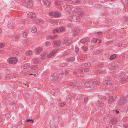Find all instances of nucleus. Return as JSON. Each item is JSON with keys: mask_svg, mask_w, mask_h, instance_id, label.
Returning <instances> with one entry per match:
<instances>
[{"mask_svg": "<svg viewBox=\"0 0 128 128\" xmlns=\"http://www.w3.org/2000/svg\"><path fill=\"white\" fill-rule=\"evenodd\" d=\"M65 104L66 103L62 102L60 104H58V105L60 107H63L64 106Z\"/></svg>", "mask_w": 128, "mask_h": 128, "instance_id": "39", "label": "nucleus"}, {"mask_svg": "<svg viewBox=\"0 0 128 128\" xmlns=\"http://www.w3.org/2000/svg\"><path fill=\"white\" fill-rule=\"evenodd\" d=\"M22 3L28 8L32 7L33 4L32 0H22Z\"/></svg>", "mask_w": 128, "mask_h": 128, "instance_id": "2", "label": "nucleus"}, {"mask_svg": "<svg viewBox=\"0 0 128 128\" xmlns=\"http://www.w3.org/2000/svg\"><path fill=\"white\" fill-rule=\"evenodd\" d=\"M90 63H86L82 64L80 66L82 67H87L90 66Z\"/></svg>", "mask_w": 128, "mask_h": 128, "instance_id": "22", "label": "nucleus"}, {"mask_svg": "<svg viewBox=\"0 0 128 128\" xmlns=\"http://www.w3.org/2000/svg\"><path fill=\"white\" fill-rule=\"evenodd\" d=\"M73 3L75 4H80V1L79 0H76L74 1H73L72 2Z\"/></svg>", "mask_w": 128, "mask_h": 128, "instance_id": "35", "label": "nucleus"}, {"mask_svg": "<svg viewBox=\"0 0 128 128\" xmlns=\"http://www.w3.org/2000/svg\"><path fill=\"white\" fill-rule=\"evenodd\" d=\"M49 15L51 16H53L55 17H58L61 16V14L60 12H50Z\"/></svg>", "mask_w": 128, "mask_h": 128, "instance_id": "8", "label": "nucleus"}, {"mask_svg": "<svg viewBox=\"0 0 128 128\" xmlns=\"http://www.w3.org/2000/svg\"><path fill=\"white\" fill-rule=\"evenodd\" d=\"M40 2L46 6H48L50 4V2L48 0H40Z\"/></svg>", "mask_w": 128, "mask_h": 128, "instance_id": "13", "label": "nucleus"}, {"mask_svg": "<svg viewBox=\"0 0 128 128\" xmlns=\"http://www.w3.org/2000/svg\"><path fill=\"white\" fill-rule=\"evenodd\" d=\"M68 72L67 71H66L65 70H64V72H63L62 73V74L63 75H66L68 74Z\"/></svg>", "mask_w": 128, "mask_h": 128, "instance_id": "45", "label": "nucleus"}, {"mask_svg": "<svg viewBox=\"0 0 128 128\" xmlns=\"http://www.w3.org/2000/svg\"><path fill=\"white\" fill-rule=\"evenodd\" d=\"M78 72H83L84 71L82 69H80L78 70Z\"/></svg>", "mask_w": 128, "mask_h": 128, "instance_id": "51", "label": "nucleus"}, {"mask_svg": "<svg viewBox=\"0 0 128 128\" xmlns=\"http://www.w3.org/2000/svg\"><path fill=\"white\" fill-rule=\"evenodd\" d=\"M64 40L63 43L66 46H68L70 45L72 42V39L71 38L68 37H66Z\"/></svg>", "mask_w": 128, "mask_h": 128, "instance_id": "5", "label": "nucleus"}, {"mask_svg": "<svg viewBox=\"0 0 128 128\" xmlns=\"http://www.w3.org/2000/svg\"><path fill=\"white\" fill-rule=\"evenodd\" d=\"M4 51L3 49L0 50V53L2 54L4 52Z\"/></svg>", "mask_w": 128, "mask_h": 128, "instance_id": "61", "label": "nucleus"}, {"mask_svg": "<svg viewBox=\"0 0 128 128\" xmlns=\"http://www.w3.org/2000/svg\"><path fill=\"white\" fill-rule=\"evenodd\" d=\"M92 40L93 42L94 43L96 42L97 41V40L96 38H93L92 39Z\"/></svg>", "mask_w": 128, "mask_h": 128, "instance_id": "54", "label": "nucleus"}, {"mask_svg": "<svg viewBox=\"0 0 128 128\" xmlns=\"http://www.w3.org/2000/svg\"><path fill=\"white\" fill-rule=\"evenodd\" d=\"M75 51L76 52H78V51L79 49L78 48L77 46H75Z\"/></svg>", "mask_w": 128, "mask_h": 128, "instance_id": "53", "label": "nucleus"}, {"mask_svg": "<svg viewBox=\"0 0 128 128\" xmlns=\"http://www.w3.org/2000/svg\"><path fill=\"white\" fill-rule=\"evenodd\" d=\"M127 44V41H125L122 42L121 44V46H124L126 45Z\"/></svg>", "mask_w": 128, "mask_h": 128, "instance_id": "40", "label": "nucleus"}, {"mask_svg": "<svg viewBox=\"0 0 128 128\" xmlns=\"http://www.w3.org/2000/svg\"><path fill=\"white\" fill-rule=\"evenodd\" d=\"M88 98L87 97H85L84 100V102H86L88 100Z\"/></svg>", "mask_w": 128, "mask_h": 128, "instance_id": "60", "label": "nucleus"}, {"mask_svg": "<svg viewBox=\"0 0 128 128\" xmlns=\"http://www.w3.org/2000/svg\"><path fill=\"white\" fill-rule=\"evenodd\" d=\"M128 99L125 98H121L118 102V104L120 106H122L126 103Z\"/></svg>", "mask_w": 128, "mask_h": 128, "instance_id": "3", "label": "nucleus"}, {"mask_svg": "<svg viewBox=\"0 0 128 128\" xmlns=\"http://www.w3.org/2000/svg\"><path fill=\"white\" fill-rule=\"evenodd\" d=\"M57 49H55L53 50L48 55L46 53L44 52L41 54V60H44L46 58H50L56 53L57 51Z\"/></svg>", "mask_w": 128, "mask_h": 128, "instance_id": "1", "label": "nucleus"}, {"mask_svg": "<svg viewBox=\"0 0 128 128\" xmlns=\"http://www.w3.org/2000/svg\"><path fill=\"white\" fill-rule=\"evenodd\" d=\"M111 122L112 124L113 125H115L118 123V122L116 118L112 119L111 120Z\"/></svg>", "mask_w": 128, "mask_h": 128, "instance_id": "24", "label": "nucleus"}, {"mask_svg": "<svg viewBox=\"0 0 128 128\" xmlns=\"http://www.w3.org/2000/svg\"><path fill=\"white\" fill-rule=\"evenodd\" d=\"M72 24H68V26L69 27H72Z\"/></svg>", "mask_w": 128, "mask_h": 128, "instance_id": "64", "label": "nucleus"}, {"mask_svg": "<svg viewBox=\"0 0 128 128\" xmlns=\"http://www.w3.org/2000/svg\"><path fill=\"white\" fill-rule=\"evenodd\" d=\"M68 6V5L67 4L65 5H64L63 6L64 8H66L67 9L68 8V6Z\"/></svg>", "mask_w": 128, "mask_h": 128, "instance_id": "56", "label": "nucleus"}, {"mask_svg": "<svg viewBox=\"0 0 128 128\" xmlns=\"http://www.w3.org/2000/svg\"><path fill=\"white\" fill-rule=\"evenodd\" d=\"M103 84L105 86L109 88L111 86V82L110 80H106L103 82Z\"/></svg>", "mask_w": 128, "mask_h": 128, "instance_id": "10", "label": "nucleus"}, {"mask_svg": "<svg viewBox=\"0 0 128 128\" xmlns=\"http://www.w3.org/2000/svg\"><path fill=\"white\" fill-rule=\"evenodd\" d=\"M124 128H128V124L124 125Z\"/></svg>", "mask_w": 128, "mask_h": 128, "instance_id": "62", "label": "nucleus"}, {"mask_svg": "<svg viewBox=\"0 0 128 128\" xmlns=\"http://www.w3.org/2000/svg\"><path fill=\"white\" fill-rule=\"evenodd\" d=\"M61 44V42L60 41H54L53 42L54 46L55 47H59Z\"/></svg>", "mask_w": 128, "mask_h": 128, "instance_id": "12", "label": "nucleus"}, {"mask_svg": "<svg viewBox=\"0 0 128 128\" xmlns=\"http://www.w3.org/2000/svg\"><path fill=\"white\" fill-rule=\"evenodd\" d=\"M73 32L74 33V35L75 36H77L79 34V29L77 28H76L73 30Z\"/></svg>", "mask_w": 128, "mask_h": 128, "instance_id": "16", "label": "nucleus"}, {"mask_svg": "<svg viewBox=\"0 0 128 128\" xmlns=\"http://www.w3.org/2000/svg\"><path fill=\"white\" fill-rule=\"evenodd\" d=\"M74 12H75L76 14L78 16H81L84 14V13L82 12L80 9L76 8L75 9L74 11Z\"/></svg>", "mask_w": 128, "mask_h": 128, "instance_id": "9", "label": "nucleus"}, {"mask_svg": "<svg viewBox=\"0 0 128 128\" xmlns=\"http://www.w3.org/2000/svg\"><path fill=\"white\" fill-rule=\"evenodd\" d=\"M77 84L76 83V84H74L73 82H68L67 83V84L68 86H74L75 85H76Z\"/></svg>", "mask_w": 128, "mask_h": 128, "instance_id": "33", "label": "nucleus"}, {"mask_svg": "<svg viewBox=\"0 0 128 128\" xmlns=\"http://www.w3.org/2000/svg\"><path fill=\"white\" fill-rule=\"evenodd\" d=\"M92 84H91V88H94L96 86V84H95V82H92Z\"/></svg>", "mask_w": 128, "mask_h": 128, "instance_id": "38", "label": "nucleus"}, {"mask_svg": "<svg viewBox=\"0 0 128 128\" xmlns=\"http://www.w3.org/2000/svg\"><path fill=\"white\" fill-rule=\"evenodd\" d=\"M96 104L97 106L99 107L100 108H102L104 106L103 104L100 101H97L96 102Z\"/></svg>", "mask_w": 128, "mask_h": 128, "instance_id": "17", "label": "nucleus"}, {"mask_svg": "<svg viewBox=\"0 0 128 128\" xmlns=\"http://www.w3.org/2000/svg\"><path fill=\"white\" fill-rule=\"evenodd\" d=\"M73 14H74L73 16L72 20L73 22H78L80 20V17L78 16L76 14L75 12H72Z\"/></svg>", "mask_w": 128, "mask_h": 128, "instance_id": "4", "label": "nucleus"}, {"mask_svg": "<svg viewBox=\"0 0 128 128\" xmlns=\"http://www.w3.org/2000/svg\"><path fill=\"white\" fill-rule=\"evenodd\" d=\"M37 67V66L36 65L32 66L30 67L29 68V69L30 70H36Z\"/></svg>", "mask_w": 128, "mask_h": 128, "instance_id": "23", "label": "nucleus"}, {"mask_svg": "<svg viewBox=\"0 0 128 128\" xmlns=\"http://www.w3.org/2000/svg\"><path fill=\"white\" fill-rule=\"evenodd\" d=\"M42 48L40 47H38L36 48L35 50V52L36 53H38L40 52L42 50Z\"/></svg>", "mask_w": 128, "mask_h": 128, "instance_id": "21", "label": "nucleus"}, {"mask_svg": "<svg viewBox=\"0 0 128 128\" xmlns=\"http://www.w3.org/2000/svg\"><path fill=\"white\" fill-rule=\"evenodd\" d=\"M124 20L126 21H128V17H125L124 18Z\"/></svg>", "mask_w": 128, "mask_h": 128, "instance_id": "59", "label": "nucleus"}, {"mask_svg": "<svg viewBox=\"0 0 128 128\" xmlns=\"http://www.w3.org/2000/svg\"><path fill=\"white\" fill-rule=\"evenodd\" d=\"M27 16L29 18H34L36 17V15L34 12H30L27 14Z\"/></svg>", "mask_w": 128, "mask_h": 128, "instance_id": "11", "label": "nucleus"}, {"mask_svg": "<svg viewBox=\"0 0 128 128\" xmlns=\"http://www.w3.org/2000/svg\"><path fill=\"white\" fill-rule=\"evenodd\" d=\"M26 121L27 122H30L32 123L33 124L34 123V121L32 120L27 119L26 120Z\"/></svg>", "mask_w": 128, "mask_h": 128, "instance_id": "42", "label": "nucleus"}, {"mask_svg": "<svg viewBox=\"0 0 128 128\" xmlns=\"http://www.w3.org/2000/svg\"><path fill=\"white\" fill-rule=\"evenodd\" d=\"M57 36L56 35H54L53 36L50 35L48 36V39H52L53 40L54 38H56Z\"/></svg>", "mask_w": 128, "mask_h": 128, "instance_id": "29", "label": "nucleus"}, {"mask_svg": "<svg viewBox=\"0 0 128 128\" xmlns=\"http://www.w3.org/2000/svg\"><path fill=\"white\" fill-rule=\"evenodd\" d=\"M98 34L97 35L98 36H99L100 37H101L102 36V33L101 32H98Z\"/></svg>", "mask_w": 128, "mask_h": 128, "instance_id": "48", "label": "nucleus"}, {"mask_svg": "<svg viewBox=\"0 0 128 128\" xmlns=\"http://www.w3.org/2000/svg\"><path fill=\"white\" fill-rule=\"evenodd\" d=\"M82 50L85 51H86L87 50L88 48L86 46H84L83 47H82Z\"/></svg>", "mask_w": 128, "mask_h": 128, "instance_id": "43", "label": "nucleus"}, {"mask_svg": "<svg viewBox=\"0 0 128 128\" xmlns=\"http://www.w3.org/2000/svg\"><path fill=\"white\" fill-rule=\"evenodd\" d=\"M72 6H68V8L66 10L68 12H71L72 8Z\"/></svg>", "mask_w": 128, "mask_h": 128, "instance_id": "31", "label": "nucleus"}, {"mask_svg": "<svg viewBox=\"0 0 128 128\" xmlns=\"http://www.w3.org/2000/svg\"><path fill=\"white\" fill-rule=\"evenodd\" d=\"M26 42H30V40H24L22 41V43L23 44L25 45H26Z\"/></svg>", "mask_w": 128, "mask_h": 128, "instance_id": "41", "label": "nucleus"}, {"mask_svg": "<svg viewBox=\"0 0 128 128\" xmlns=\"http://www.w3.org/2000/svg\"><path fill=\"white\" fill-rule=\"evenodd\" d=\"M32 52L31 50H28L27 51L26 54V55L29 56L31 54H32Z\"/></svg>", "mask_w": 128, "mask_h": 128, "instance_id": "36", "label": "nucleus"}, {"mask_svg": "<svg viewBox=\"0 0 128 128\" xmlns=\"http://www.w3.org/2000/svg\"><path fill=\"white\" fill-rule=\"evenodd\" d=\"M50 22L53 24H56L55 21L54 20H51Z\"/></svg>", "mask_w": 128, "mask_h": 128, "instance_id": "49", "label": "nucleus"}, {"mask_svg": "<svg viewBox=\"0 0 128 128\" xmlns=\"http://www.w3.org/2000/svg\"><path fill=\"white\" fill-rule=\"evenodd\" d=\"M125 74L124 73L122 72L120 74V75L118 78L120 79H121L120 82L122 83L124 82V76Z\"/></svg>", "mask_w": 128, "mask_h": 128, "instance_id": "14", "label": "nucleus"}, {"mask_svg": "<svg viewBox=\"0 0 128 128\" xmlns=\"http://www.w3.org/2000/svg\"><path fill=\"white\" fill-rule=\"evenodd\" d=\"M106 72V70H96L95 71V72L98 74H104Z\"/></svg>", "mask_w": 128, "mask_h": 128, "instance_id": "18", "label": "nucleus"}, {"mask_svg": "<svg viewBox=\"0 0 128 128\" xmlns=\"http://www.w3.org/2000/svg\"><path fill=\"white\" fill-rule=\"evenodd\" d=\"M95 83L96 86V85H98L100 84V82H98L96 81L95 82Z\"/></svg>", "mask_w": 128, "mask_h": 128, "instance_id": "63", "label": "nucleus"}, {"mask_svg": "<svg viewBox=\"0 0 128 128\" xmlns=\"http://www.w3.org/2000/svg\"><path fill=\"white\" fill-rule=\"evenodd\" d=\"M92 82H87L85 83L84 84V86L86 87H89L91 88V84Z\"/></svg>", "mask_w": 128, "mask_h": 128, "instance_id": "20", "label": "nucleus"}, {"mask_svg": "<svg viewBox=\"0 0 128 128\" xmlns=\"http://www.w3.org/2000/svg\"><path fill=\"white\" fill-rule=\"evenodd\" d=\"M73 16H70L69 17L68 19L70 20L72 22H73L72 20V18H73Z\"/></svg>", "mask_w": 128, "mask_h": 128, "instance_id": "50", "label": "nucleus"}, {"mask_svg": "<svg viewBox=\"0 0 128 128\" xmlns=\"http://www.w3.org/2000/svg\"><path fill=\"white\" fill-rule=\"evenodd\" d=\"M4 46V44L2 43H0V48H2Z\"/></svg>", "mask_w": 128, "mask_h": 128, "instance_id": "57", "label": "nucleus"}, {"mask_svg": "<svg viewBox=\"0 0 128 128\" xmlns=\"http://www.w3.org/2000/svg\"><path fill=\"white\" fill-rule=\"evenodd\" d=\"M84 71L83 72H88L89 70V68H86L83 69Z\"/></svg>", "mask_w": 128, "mask_h": 128, "instance_id": "44", "label": "nucleus"}, {"mask_svg": "<svg viewBox=\"0 0 128 128\" xmlns=\"http://www.w3.org/2000/svg\"><path fill=\"white\" fill-rule=\"evenodd\" d=\"M28 35L27 34L26 32H24L23 34V36L24 37H26Z\"/></svg>", "mask_w": 128, "mask_h": 128, "instance_id": "47", "label": "nucleus"}, {"mask_svg": "<svg viewBox=\"0 0 128 128\" xmlns=\"http://www.w3.org/2000/svg\"><path fill=\"white\" fill-rule=\"evenodd\" d=\"M7 62L10 64H14L16 63L17 60L16 58L11 57L7 59Z\"/></svg>", "mask_w": 128, "mask_h": 128, "instance_id": "6", "label": "nucleus"}, {"mask_svg": "<svg viewBox=\"0 0 128 128\" xmlns=\"http://www.w3.org/2000/svg\"><path fill=\"white\" fill-rule=\"evenodd\" d=\"M74 58L73 57H70L67 58L66 59V60L68 62H71L74 61Z\"/></svg>", "mask_w": 128, "mask_h": 128, "instance_id": "26", "label": "nucleus"}, {"mask_svg": "<svg viewBox=\"0 0 128 128\" xmlns=\"http://www.w3.org/2000/svg\"><path fill=\"white\" fill-rule=\"evenodd\" d=\"M55 4L56 6L57 7L56 8H59L60 10L62 9V7L60 6V5L62 4V3L61 2H60L59 1H56L55 2Z\"/></svg>", "mask_w": 128, "mask_h": 128, "instance_id": "15", "label": "nucleus"}, {"mask_svg": "<svg viewBox=\"0 0 128 128\" xmlns=\"http://www.w3.org/2000/svg\"><path fill=\"white\" fill-rule=\"evenodd\" d=\"M84 39H86V40L85 39L84 40L85 41V43L87 42V44H88V38H84Z\"/></svg>", "mask_w": 128, "mask_h": 128, "instance_id": "58", "label": "nucleus"}, {"mask_svg": "<svg viewBox=\"0 0 128 128\" xmlns=\"http://www.w3.org/2000/svg\"><path fill=\"white\" fill-rule=\"evenodd\" d=\"M119 67L117 65H116L113 66L111 68L112 69V70H116Z\"/></svg>", "mask_w": 128, "mask_h": 128, "instance_id": "37", "label": "nucleus"}, {"mask_svg": "<svg viewBox=\"0 0 128 128\" xmlns=\"http://www.w3.org/2000/svg\"><path fill=\"white\" fill-rule=\"evenodd\" d=\"M17 75H18L17 74H14L12 75V78H15L16 77Z\"/></svg>", "mask_w": 128, "mask_h": 128, "instance_id": "55", "label": "nucleus"}, {"mask_svg": "<svg viewBox=\"0 0 128 128\" xmlns=\"http://www.w3.org/2000/svg\"><path fill=\"white\" fill-rule=\"evenodd\" d=\"M99 50H97L94 53V55H96L99 54Z\"/></svg>", "mask_w": 128, "mask_h": 128, "instance_id": "46", "label": "nucleus"}, {"mask_svg": "<svg viewBox=\"0 0 128 128\" xmlns=\"http://www.w3.org/2000/svg\"><path fill=\"white\" fill-rule=\"evenodd\" d=\"M33 63L35 64L39 63L40 62V60L37 58H35L33 60Z\"/></svg>", "mask_w": 128, "mask_h": 128, "instance_id": "25", "label": "nucleus"}, {"mask_svg": "<svg viewBox=\"0 0 128 128\" xmlns=\"http://www.w3.org/2000/svg\"><path fill=\"white\" fill-rule=\"evenodd\" d=\"M85 39H83L80 41V42L82 43H85Z\"/></svg>", "mask_w": 128, "mask_h": 128, "instance_id": "52", "label": "nucleus"}, {"mask_svg": "<svg viewBox=\"0 0 128 128\" xmlns=\"http://www.w3.org/2000/svg\"><path fill=\"white\" fill-rule=\"evenodd\" d=\"M29 64H25L23 65L22 66V68L24 69H26L29 68Z\"/></svg>", "mask_w": 128, "mask_h": 128, "instance_id": "28", "label": "nucleus"}, {"mask_svg": "<svg viewBox=\"0 0 128 128\" xmlns=\"http://www.w3.org/2000/svg\"><path fill=\"white\" fill-rule=\"evenodd\" d=\"M34 21L36 23L38 24H42L43 23V21L40 20L36 19V20H34Z\"/></svg>", "mask_w": 128, "mask_h": 128, "instance_id": "27", "label": "nucleus"}, {"mask_svg": "<svg viewBox=\"0 0 128 128\" xmlns=\"http://www.w3.org/2000/svg\"><path fill=\"white\" fill-rule=\"evenodd\" d=\"M116 56H117L116 54H114L110 56V60H112L115 58Z\"/></svg>", "mask_w": 128, "mask_h": 128, "instance_id": "34", "label": "nucleus"}, {"mask_svg": "<svg viewBox=\"0 0 128 128\" xmlns=\"http://www.w3.org/2000/svg\"><path fill=\"white\" fill-rule=\"evenodd\" d=\"M66 30L63 27H61L58 28H57L53 31V32L54 33L56 32H62Z\"/></svg>", "mask_w": 128, "mask_h": 128, "instance_id": "7", "label": "nucleus"}, {"mask_svg": "<svg viewBox=\"0 0 128 128\" xmlns=\"http://www.w3.org/2000/svg\"><path fill=\"white\" fill-rule=\"evenodd\" d=\"M59 74L57 72H55L53 76L54 78V79L58 81L59 80H58V77L59 76Z\"/></svg>", "mask_w": 128, "mask_h": 128, "instance_id": "19", "label": "nucleus"}, {"mask_svg": "<svg viewBox=\"0 0 128 128\" xmlns=\"http://www.w3.org/2000/svg\"><path fill=\"white\" fill-rule=\"evenodd\" d=\"M113 97L112 96H110L108 99V103L109 104H110L113 101L112 100Z\"/></svg>", "mask_w": 128, "mask_h": 128, "instance_id": "32", "label": "nucleus"}, {"mask_svg": "<svg viewBox=\"0 0 128 128\" xmlns=\"http://www.w3.org/2000/svg\"><path fill=\"white\" fill-rule=\"evenodd\" d=\"M31 31L33 33H34L37 31V28L35 26H33L31 29Z\"/></svg>", "mask_w": 128, "mask_h": 128, "instance_id": "30", "label": "nucleus"}]
</instances>
